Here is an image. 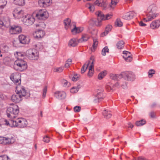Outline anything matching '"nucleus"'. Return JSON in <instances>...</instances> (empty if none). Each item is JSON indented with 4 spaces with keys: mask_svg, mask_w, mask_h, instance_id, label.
Segmentation results:
<instances>
[{
    "mask_svg": "<svg viewBox=\"0 0 160 160\" xmlns=\"http://www.w3.org/2000/svg\"><path fill=\"white\" fill-rule=\"evenodd\" d=\"M43 141L45 142L48 143L50 141L49 137L48 136L44 137L43 139Z\"/></svg>",
    "mask_w": 160,
    "mask_h": 160,
    "instance_id": "680f3d73",
    "label": "nucleus"
},
{
    "mask_svg": "<svg viewBox=\"0 0 160 160\" xmlns=\"http://www.w3.org/2000/svg\"><path fill=\"white\" fill-rule=\"evenodd\" d=\"M62 83L64 87H68L70 86V83L65 80H63L62 81Z\"/></svg>",
    "mask_w": 160,
    "mask_h": 160,
    "instance_id": "3c124183",
    "label": "nucleus"
},
{
    "mask_svg": "<svg viewBox=\"0 0 160 160\" xmlns=\"http://www.w3.org/2000/svg\"><path fill=\"white\" fill-rule=\"evenodd\" d=\"M106 74V71H103L101 72L98 75V78L99 80H101L104 77Z\"/></svg>",
    "mask_w": 160,
    "mask_h": 160,
    "instance_id": "37998d69",
    "label": "nucleus"
},
{
    "mask_svg": "<svg viewBox=\"0 0 160 160\" xmlns=\"http://www.w3.org/2000/svg\"><path fill=\"white\" fill-rule=\"evenodd\" d=\"M115 25L119 27H121L122 26L123 23L121 22L120 18H117L115 22Z\"/></svg>",
    "mask_w": 160,
    "mask_h": 160,
    "instance_id": "58836bf2",
    "label": "nucleus"
},
{
    "mask_svg": "<svg viewBox=\"0 0 160 160\" xmlns=\"http://www.w3.org/2000/svg\"><path fill=\"white\" fill-rule=\"evenodd\" d=\"M86 7H88L91 12H93L94 10V6L93 4H91L88 3L86 5Z\"/></svg>",
    "mask_w": 160,
    "mask_h": 160,
    "instance_id": "a18cd8bd",
    "label": "nucleus"
},
{
    "mask_svg": "<svg viewBox=\"0 0 160 160\" xmlns=\"http://www.w3.org/2000/svg\"><path fill=\"white\" fill-rule=\"evenodd\" d=\"M112 28V27L111 25H107L106 27L105 31L101 34L102 36L103 37L107 35L109 31L111 30Z\"/></svg>",
    "mask_w": 160,
    "mask_h": 160,
    "instance_id": "c85d7f7f",
    "label": "nucleus"
},
{
    "mask_svg": "<svg viewBox=\"0 0 160 160\" xmlns=\"http://www.w3.org/2000/svg\"><path fill=\"white\" fill-rule=\"evenodd\" d=\"M51 0H39L38 4L41 7H46L49 5Z\"/></svg>",
    "mask_w": 160,
    "mask_h": 160,
    "instance_id": "b1692460",
    "label": "nucleus"
},
{
    "mask_svg": "<svg viewBox=\"0 0 160 160\" xmlns=\"http://www.w3.org/2000/svg\"><path fill=\"white\" fill-rule=\"evenodd\" d=\"M103 91L102 90H98L97 91V93L95 94L93 101L95 103H98L105 97V96L103 94Z\"/></svg>",
    "mask_w": 160,
    "mask_h": 160,
    "instance_id": "9d476101",
    "label": "nucleus"
},
{
    "mask_svg": "<svg viewBox=\"0 0 160 160\" xmlns=\"http://www.w3.org/2000/svg\"><path fill=\"white\" fill-rule=\"evenodd\" d=\"M6 144H8L14 143L15 139L12 135L10 134L5 137Z\"/></svg>",
    "mask_w": 160,
    "mask_h": 160,
    "instance_id": "412c9836",
    "label": "nucleus"
},
{
    "mask_svg": "<svg viewBox=\"0 0 160 160\" xmlns=\"http://www.w3.org/2000/svg\"><path fill=\"white\" fill-rule=\"evenodd\" d=\"M7 2L5 0H0V7L2 9L6 5Z\"/></svg>",
    "mask_w": 160,
    "mask_h": 160,
    "instance_id": "864d4df0",
    "label": "nucleus"
},
{
    "mask_svg": "<svg viewBox=\"0 0 160 160\" xmlns=\"http://www.w3.org/2000/svg\"><path fill=\"white\" fill-rule=\"evenodd\" d=\"M110 77L111 79L112 80L118 81L119 79L121 78V74H110Z\"/></svg>",
    "mask_w": 160,
    "mask_h": 160,
    "instance_id": "2f4dec72",
    "label": "nucleus"
},
{
    "mask_svg": "<svg viewBox=\"0 0 160 160\" xmlns=\"http://www.w3.org/2000/svg\"><path fill=\"white\" fill-rule=\"evenodd\" d=\"M21 32V28L19 26H12L10 27L9 29V32L12 34H18Z\"/></svg>",
    "mask_w": 160,
    "mask_h": 160,
    "instance_id": "ddd939ff",
    "label": "nucleus"
},
{
    "mask_svg": "<svg viewBox=\"0 0 160 160\" xmlns=\"http://www.w3.org/2000/svg\"><path fill=\"white\" fill-rule=\"evenodd\" d=\"M23 11L19 9H15L13 12V16L17 18H21L23 16Z\"/></svg>",
    "mask_w": 160,
    "mask_h": 160,
    "instance_id": "dca6fc26",
    "label": "nucleus"
},
{
    "mask_svg": "<svg viewBox=\"0 0 160 160\" xmlns=\"http://www.w3.org/2000/svg\"><path fill=\"white\" fill-rule=\"evenodd\" d=\"M112 14H109L106 15L105 16L104 15V18H103V20H108L112 18Z\"/></svg>",
    "mask_w": 160,
    "mask_h": 160,
    "instance_id": "bf43d9fd",
    "label": "nucleus"
},
{
    "mask_svg": "<svg viewBox=\"0 0 160 160\" xmlns=\"http://www.w3.org/2000/svg\"><path fill=\"white\" fill-rule=\"evenodd\" d=\"M136 15V13L133 11H131L125 13L122 16V18L124 19L130 20L133 17Z\"/></svg>",
    "mask_w": 160,
    "mask_h": 160,
    "instance_id": "a211bd4d",
    "label": "nucleus"
},
{
    "mask_svg": "<svg viewBox=\"0 0 160 160\" xmlns=\"http://www.w3.org/2000/svg\"><path fill=\"white\" fill-rule=\"evenodd\" d=\"M149 116L152 118H155L156 117V112L153 111H152L149 113Z\"/></svg>",
    "mask_w": 160,
    "mask_h": 160,
    "instance_id": "13d9d810",
    "label": "nucleus"
},
{
    "mask_svg": "<svg viewBox=\"0 0 160 160\" xmlns=\"http://www.w3.org/2000/svg\"><path fill=\"white\" fill-rule=\"evenodd\" d=\"M102 113L104 117L107 119L109 118L112 116L110 111L108 110H105Z\"/></svg>",
    "mask_w": 160,
    "mask_h": 160,
    "instance_id": "7c9ffc66",
    "label": "nucleus"
},
{
    "mask_svg": "<svg viewBox=\"0 0 160 160\" xmlns=\"http://www.w3.org/2000/svg\"><path fill=\"white\" fill-rule=\"evenodd\" d=\"M121 78L128 81H133L135 79L134 74L131 71H125L121 73Z\"/></svg>",
    "mask_w": 160,
    "mask_h": 160,
    "instance_id": "6e6552de",
    "label": "nucleus"
},
{
    "mask_svg": "<svg viewBox=\"0 0 160 160\" xmlns=\"http://www.w3.org/2000/svg\"><path fill=\"white\" fill-rule=\"evenodd\" d=\"M92 61L90 59L88 62H86L84 65L82 67L81 71L82 73H83L86 70L87 68L88 67H89L91 64Z\"/></svg>",
    "mask_w": 160,
    "mask_h": 160,
    "instance_id": "c756f323",
    "label": "nucleus"
},
{
    "mask_svg": "<svg viewBox=\"0 0 160 160\" xmlns=\"http://www.w3.org/2000/svg\"><path fill=\"white\" fill-rule=\"evenodd\" d=\"M23 23L27 25L32 24L35 21L34 17L30 14H27L23 17L22 20Z\"/></svg>",
    "mask_w": 160,
    "mask_h": 160,
    "instance_id": "1a4fd4ad",
    "label": "nucleus"
},
{
    "mask_svg": "<svg viewBox=\"0 0 160 160\" xmlns=\"http://www.w3.org/2000/svg\"><path fill=\"white\" fill-rule=\"evenodd\" d=\"M120 80L119 82H117L114 85H113V87H117V88H119L120 87Z\"/></svg>",
    "mask_w": 160,
    "mask_h": 160,
    "instance_id": "0e129e2a",
    "label": "nucleus"
},
{
    "mask_svg": "<svg viewBox=\"0 0 160 160\" xmlns=\"http://www.w3.org/2000/svg\"><path fill=\"white\" fill-rule=\"evenodd\" d=\"M123 57L127 62H130L132 61V58L130 57V53L128 51H124L123 52Z\"/></svg>",
    "mask_w": 160,
    "mask_h": 160,
    "instance_id": "5701e85b",
    "label": "nucleus"
},
{
    "mask_svg": "<svg viewBox=\"0 0 160 160\" xmlns=\"http://www.w3.org/2000/svg\"><path fill=\"white\" fill-rule=\"evenodd\" d=\"M45 32L42 30H38L33 33V36L34 38L37 39L43 37L45 35Z\"/></svg>",
    "mask_w": 160,
    "mask_h": 160,
    "instance_id": "f3484780",
    "label": "nucleus"
},
{
    "mask_svg": "<svg viewBox=\"0 0 160 160\" xmlns=\"http://www.w3.org/2000/svg\"><path fill=\"white\" fill-rule=\"evenodd\" d=\"M15 92L16 93L12 95L11 100L14 103H18L21 102L23 97L26 95L27 92L23 86L18 85L16 87Z\"/></svg>",
    "mask_w": 160,
    "mask_h": 160,
    "instance_id": "f257e3e1",
    "label": "nucleus"
},
{
    "mask_svg": "<svg viewBox=\"0 0 160 160\" xmlns=\"http://www.w3.org/2000/svg\"><path fill=\"white\" fill-rule=\"evenodd\" d=\"M95 4L99 6L103 7L104 9L107 7V3L104 0H97L95 2Z\"/></svg>",
    "mask_w": 160,
    "mask_h": 160,
    "instance_id": "cd10ccee",
    "label": "nucleus"
},
{
    "mask_svg": "<svg viewBox=\"0 0 160 160\" xmlns=\"http://www.w3.org/2000/svg\"><path fill=\"white\" fill-rule=\"evenodd\" d=\"M15 55L17 59H22V58L24 57V53L21 52H16Z\"/></svg>",
    "mask_w": 160,
    "mask_h": 160,
    "instance_id": "c9c22d12",
    "label": "nucleus"
},
{
    "mask_svg": "<svg viewBox=\"0 0 160 160\" xmlns=\"http://www.w3.org/2000/svg\"><path fill=\"white\" fill-rule=\"evenodd\" d=\"M138 160H147V159L144 158L140 157L138 158Z\"/></svg>",
    "mask_w": 160,
    "mask_h": 160,
    "instance_id": "774afa93",
    "label": "nucleus"
},
{
    "mask_svg": "<svg viewBox=\"0 0 160 160\" xmlns=\"http://www.w3.org/2000/svg\"><path fill=\"white\" fill-rule=\"evenodd\" d=\"M72 60L71 59H69L66 62L65 64V67L66 68H68L71 64Z\"/></svg>",
    "mask_w": 160,
    "mask_h": 160,
    "instance_id": "603ef678",
    "label": "nucleus"
},
{
    "mask_svg": "<svg viewBox=\"0 0 160 160\" xmlns=\"http://www.w3.org/2000/svg\"><path fill=\"white\" fill-rule=\"evenodd\" d=\"M14 3L17 5L23 6L24 4V0H14Z\"/></svg>",
    "mask_w": 160,
    "mask_h": 160,
    "instance_id": "ea45409f",
    "label": "nucleus"
},
{
    "mask_svg": "<svg viewBox=\"0 0 160 160\" xmlns=\"http://www.w3.org/2000/svg\"><path fill=\"white\" fill-rule=\"evenodd\" d=\"M79 42V40L77 39L73 38L70 40L68 42V45L70 47H74L78 45Z\"/></svg>",
    "mask_w": 160,
    "mask_h": 160,
    "instance_id": "a878e982",
    "label": "nucleus"
},
{
    "mask_svg": "<svg viewBox=\"0 0 160 160\" xmlns=\"http://www.w3.org/2000/svg\"><path fill=\"white\" fill-rule=\"evenodd\" d=\"M13 67L16 70L22 72L27 69V65L26 62L23 60L17 59L14 62Z\"/></svg>",
    "mask_w": 160,
    "mask_h": 160,
    "instance_id": "39448f33",
    "label": "nucleus"
},
{
    "mask_svg": "<svg viewBox=\"0 0 160 160\" xmlns=\"http://www.w3.org/2000/svg\"><path fill=\"white\" fill-rule=\"evenodd\" d=\"M139 25L141 27H145L146 26V24L144 23L143 21H141L139 22Z\"/></svg>",
    "mask_w": 160,
    "mask_h": 160,
    "instance_id": "69168bd1",
    "label": "nucleus"
},
{
    "mask_svg": "<svg viewBox=\"0 0 160 160\" xmlns=\"http://www.w3.org/2000/svg\"><path fill=\"white\" fill-rule=\"evenodd\" d=\"M117 1L111 0V5H109L111 9H113L114 8V6L117 4Z\"/></svg>",
    "mask_w": 160,
    "mask_h": 160,
    "instance_id": "49530a36",
    "label": "nucleus"
},
{
    "mask_svg": "<svg viewBox=\"0 0 160 160\" xmlns=\"http://www.w3.org/2000/svg\"><path fill=\"white\" fill-rule=\"evenodd\" d=\"M89 38V37L87 34H83L81 38V42H84L87 41Z\"/></svg>",
    "mask_w": 160,
    "mask_h": 160,
    "instance_id": "e433bc0d",
    "label": "nucleus"
},
{
    "mask_svg": "<svg viewBox=\"0 0 160 160\" xmlns=\"http://www.w3.org/2000/svg\"><path fill=\"white\" fill-rule=\"evenodd\" d=\"M55 96L59 99H63L66 97V94L63 91H57L55 93Z\"/></svg>",
    "mask_w": 160,
    "mask_h": 160,
    "instance_id": "4be33fe9",
    "label": "nucleus"
},
{
    "mask_svg": "<svg viewBox=\"0 0 160 160\" xmlns=\"http://www.w3.org/2000/svg\"><path fill=\"white\" fill-rule=\"evenodd\" d=\"M5 137H0V143L6 145Z\"/></svg>",
    "mask_w": 160,
    "mask_h": 160,
    "instance_id": "4d7b16f0",
    "label": "nucleus"
},
{
    "mask_svg": "<svg viewBox=\"0 0 160 160\" xmlns=\"http://www.w3.org/2000/svg\"><path fill=\"white\" fill-rule=\"evenodd\" d=\"M80 111V107L76 106L74 108V111L75 112H78Z\"/></svg>",
    "mask_w": 160,
    "mask_h": 160,
    "instance_id": "e2e57ef3",
    "label": "nucleus"
},
{
    "mask_svg": "<svg viewBox=\"0 0 160 160\" xmlns=\"http://www.w3.org/2000/svg\"><path fill=\"white\" fill-rule=\"evenodd\" d=\"M65 28L66 30L70 29V27L72 25L75 24L73 22H71V20L69 18H67L64 20Z\"/></svg>",
    "mask_w": 160,
    "mask_h": 160,
    "instance_id": "393cba45",
    "label": "nucleus"
},
{
    "mask_svg": "<svg viewBox=\"0 0 160 160\" xmlns=\"http://www.w3.org/2000/svg\"><path fill=\"white\" fill-rule=\"evenodd\" d=\"M71 32L73 35H76L80 32V28L76 27L75 24L72 25L70 27Z\"/></svg>",
    "mask_w": 160,
    "mask_h": 160,
    "instance_id": "aec40b11",
    "label": "nucleus"
},
{
    "mask_svg": "<svg viewBox=\"0 0 160 160\" xmlns=\"http://www.w3.org/2000/svg\"><path fill=\"white\" fill-rule=\"evenodd\" d=\"M0 25L1 26L8 27L10 25V19L8 17H4L0 20Z\"/></svg>",
    "mask_w": 160,
    "mask_h": 160,
    "instance_id": "2eb2a0df",
    "label": "nucleus"
},
{
    "mask_svg": "<svg viewBox=\"0 0 160 160\" xmlns=\"http://www.w3.org/2000/svg\"><path fill=\"white\" fill-rule=\"evenodd\" d=\"M36 27H39L41 28H44L45 27V24L43 22H40L36 24Z\"/></svg>",
    "mask_w": 160,
    "mask_h": 160,
    "instance_id": "09e8293b",
    "label": "nucleus"
},
{
    "mask_svg": "<svg viewBox=\"0 0 160 160\" xmlns=\"http://www.w3.org/2000/svg\"><path fill=\"white\" fill-rule=\"evenodd\" d=\"M80 77L79 74H75L72 78V80L73 82H76L79 79Z\"/></svg>",
    "mask_w": 160,
    "mask_h": 160,
    "instance_id": "79ce46f5",
    "label": "nucleus"
},
{
    "mask_svg": "<svg viewBox=\"0 0 160 160\" xmlns=\"http://www.w3.org/2000/svg\"><path fill=\"white\" fill-rule=\"evenodd\" d=\"M19 112V108L16 105L12 104L7 109V115L12 119L15 118Z\"/></svg>",
    "mask_w": 160,
    "mask_h": 160,
    "instance_id": "20e7f679",
    "label": "nucleus"
},
{
    "mask_svg": "<svg viewBox=\"0 0 160 160\" xmlns=\"http://www.w3.org/2000/svg\"><path fill=\"white\" fill-rule=\"evenodd\" d=\"M90 60L92 61L89 67V71L88 74V76L89 77H92L93 74L94 72L93 70L94 57L93 56H91L90 57Z\"/></svg>",
    "mask_w": 160,
    "mask_h": 160,
    "instance_id": "4468645a",
    "label": "nucleus"
},
{
    "mask_svg": "<svg viewBox=\"0 0 160 160\" xmlns=\"http://www.w3.org/2000/svg\"><path fill=\"white\" fill-rule=\"evenodd\" d=\"M156 106L157 103L156 102H153L150 105V107L151 108H153L156 107Z\"/></svg>",
    "mask_w": 160,
    "mask_h": 160,
    "instance_id": "338daca9",
    "label": "nucleus"
},
{
    "mask_svg": "<svg viewBox=\"0 0 160 160\" xmlns=\"http://www.w3.org/2000/svg\"><path fill=\"white\" fill-rule=\"evenodd\" d=\"M63 67H54L53 68V71L54 72H61L63 70Z\"/></svg>",
    "mask_w": 160,
    "mask_h": 160,
    "instance_id": "4c0bfd02",
    "label": "nucleus"
},
{
    "mask_svg": "<svg viewBox=\"0 0 160 160\" xmlns=\"http://www.w3.org/2000/svg\"><path fill=\"white\" fill-rule=\"evenodd\" d=\"M49 14L45 9H41L37 11L36 16L39 20H45L49 17Z\"/></svg>",
    "mask_w": 160,
    "mask_h": 160,
    "instance_id": "0eeeda50",
    "label": "nucleus"
},
{
    "mask_svg": "<svg viewBox=\"0 0 160 160\" xmlns=\"http://www.w3.org/2000/svg\"><path fill=\"white\" fill-rule=\"evenodd\" d=\"M146 123V121L143 120L138 121L136 122V125L137 126H141Z\"/></svg>",
    "mask_w": 160,
    "mask_h": 160,
    "instance_id": "a19ab883",
    "label": "nucleus"
},
{
    "mask_svg": "<svg viewBox=\"0 0 160 160\" xmlns=\"http://www.w3.org/2000/svg\"><path fill=\"white\" fill-rule=\"evenodd\" d=\"M157 9V7L155 4L150 5L147 10V18H144L143 19L144 22L150 21L154 19L156 17L155 12Z\"/></svg>",
    "mask_w": 160,
    "mask_h": 160,
    "instance_id": "7ed1b4c3",
    "label": "nucleus"
},
{
    "mask_svg": "<svg viewBox=\"0 0 160 160\" xmlns=\"http://www.w3.org/2000/svg\"><path fill=\"white\" fill-rule=\"evenodd\" d=\"M109 49L108 48V47L106 46L102 50V54L103 56H105L106 55V52H109Z\"/></svg>",
    "mask_w": 160,
    "mask_h": 160,
    "instance_id": "de8ad7c7",
    "label": "nucleus"
},
{
    "mask_svg": "<svg viewBox=\"0 0 160 160\" xmlns=\"http://www.w3.org/2000/svg\"><path fill=\"white\" fill-rule=\"evenodd\" d=\"M0 160H10V159L6 155H4L0 156Z\"/></svg>",
    "mask_w": 160,
    "mask_h": 160,
    "instance_id": "6e6d98bb",
    "label": "nucleus"
},
{
    "mask_svg": "<svg viewBox=\"0 0 160 160\" xmlns=\"http://www.w3.org/2000/svg\"><path fill=\"white\" fill-rule=\"evenodd\" d=\"M113 85H112L111 82H108L107 83L105 86V88L108 91L110 92L113 91Z\"/></svg>",
    "mask_w": 160,
    "mask_h": 160,
    "instance_id": "473e14b6",
    "label": "nucleus"
},
{
    "mask_svg": "<svg viewBox=\"0 0 160 160\" xmlns=\"http://www.w3.org/2000/svg\"><path fill=\"white\" fill-rule=\"evenodd\" d=\"M95 15L97 17V21H96L95 24L97 26H100L101 24V22L103 20V18H104V15L100 11H97L95 12Z\"/></svg>",
    "mask_w": 160,
    "mask_h": 160,
    "instance_id": "f8f14e48",
    "label": "nucleus"
},
{
    "mask_svg": "<svg viewBox=\"0 0 160 160\" xmlns=\"http://www.w3.org/2000/svg\"><path fill=\"white\" fill-rule=\"evenodd\" d=\"M98 42L97 41V40L96 39H93V43L92 45V47H93V49H92V51H94L95 49L98 46Z\"/></svg>",
    "mask_w": 160,
    "mask_h": 160,
    "instance_id": "8fccbe9b",
    "label": "nucleus"
},
{
    "mask_svg": "<svg viewBox=\"0 0 160 160\" xmlns=\"http://www.w3.org/2000/svg\"><path fill=\"white\" fill-rule=\"evenodd\" d=\"M155 72L153 69H150L148 72V74L149 76V78H151L153 74L155 73Z\"/></svg>",
    "mask_w": 160,
    "mask_h": 160,
    "instance_id": "5fc2aeb1",
    "label": "nucleus"
},
{
    "mask_svg": "<svg viewBox=\"0 0 160 160\" xmlns=\"http://www.w3.org/2000/svg\"><path fill=\"white\" fill-rule=\"evenodd\" d=\"M120 85L123 89H126L127 88V83L123 79L120 80Z\"/></svg>",
    "mask_w": 160,
    "mask_h": 160,
    "instance_id": "f704fd0d",
    "label": "nucleus"
},
{
    "mask_svg": "<svg viewBox=\"0 0 160 160\" xmlns=\"http://www.w3.org/2000/svg\"><path fill=\"white\" fill-rule=\"evenodd\" d=\"M20 42L22 44H26L29 42V39L23 35H20L19 36Z\"/></svg>",
    "mask_w": 160,
    "mask_h": 160,
    "instance_id": "6ab92c4d",
    "label": "nucleus"
},
{
    "mask_svg": "<svg viewBox=\"0 0 160 160\" xmlns=\"http://www.w3.org/2000/svg\"><path fill=\"white\" fill-rule=\"evenodd\" d=\"M160 26V20H157L154 21L150 25L151 28L152 29H155Z\"/></svg>",
    "mask_w": 160,
    "mask_h": 160,
    "instance_id": "bb28decb",
    "label": "nucleus"
},
{
    "mask_svg": "<svg viewBox=\"0 0 160 160\" xmlns=\"http://www.w3.org/2000/svg\"><path fill=\"white\" fill-rule=\"evenodd\" d=\"M79 89L78 86L77 87H73L72 88L70 89V92L72 93H76L78 92Z\"/></svg>",
    "mask_w": 160,
    "mask_h": 160,
    "instance_id": "c03bdc74",
    "label": "nucleus"
},
{
    "mask_svg": "<svg viewBox=\"0 0 160 160\" xmlns=\"http://www.w3.org/2000/svg\"><path fill=\"white\" fill-rule=\"evenodd\" d=\"M11 80L17 85H20L21 81L20 76L18 73H14L12 74L10 77Z\"/></svg>",
    "mask_w": 160,
    "mask_h": 160,
    "instance_id": "9b49d317",
    "label": "nucleus"
},
{
    "mask_svg": "<svg viewBox=\"0 0 160 160\" xmlns=\"http://www.w3.org/2000/svg\"><path fill=\"white\" fill-rule=\"evenodd\" d=\"M5 124L11 127H17L20 128H23L27 126L28 122L27 120L22 118H18L16 121L11 119L9 121L5 120Z\"/></svg>",
    "mask_w": 160,
    "mask_h": 160,
    "instance_id": "f03ea898",
    "label": "nucleus"
},
{
    "mask_svg": "<svg viewBox=\"0 0 160 160\" xmlns=\"http://www.w3.org/2000/svg\"><path fill=\"white\" fill-rule=\"evenodd\" d=\"M47 92V88L46 87H45L43 90V94H42V98H44Z\"/></svg>",
    "mask_w": 160,
    "mask_h": 160,
    "instance_id": "052dcab7",
    "label": "nucleus"
},
{
    "mask_svg": "<svg viewBox=\"0 0 160 160\" xmlns=\"http://www.w3.org/2000/svg\"><path fill=\"white\" fill-rule=\"evenodd\" d=\"M124 42L123 41L121 40L118 42L117 43V46L119 49H121L124 47Z\"/></svg>",
    "mask_w": 160,
    "mask_h": 160,
    "instance_id": "72a5a7b5",
    "label": "nucleus"
},
{
    "mask_svg": "<svg viewBox=\"0 0 160 160\" xmlns=\"http://www.w3.org/2000/svg\"><path fill=\"white\" fill-rule=\"evenodd\" d=\"M26 54L28 58L31 60H36L39 58L38 52L35 50L29 49L26 51Z\"/></svg>",
    "mask_w": 160,
    "mask_h": 160,
    "instance_id": "423d86ee",
    "label": "nucleus"
}]
</instances>
